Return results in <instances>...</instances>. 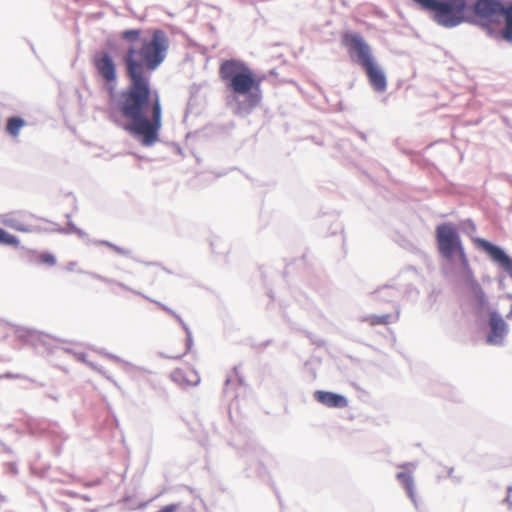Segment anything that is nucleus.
<instances>
[{"label":"nucleus","instance_id":"nucleus-14","mask_svg":"<svg viewBox=\"0 0 512 512\" xmlns=\"http://www.w3.org/2000/svg\"><path fill=\"white\" fill-rule=\"evenodd\" d=\"M470 292L473 294L476 305L479 309H483L487 306V298L485 292L477 280L471 279L468 282Z\"/></svg>","mask_w":512,"mask_h":512},{"label":"nucleus","instance_id":"nucleus-11","mask_svg":"<svg viewBox=\"0 0 512 512\" xmlns=\"http://www.w3.org/2000/svg\"><path fill=\"white\" fill-rule=\"evenodd\" d=\"M314 399L329 408H344L348 405V401L343 395L329 391H316Z\"/></svg>","mask_w":512,"mask_h":512},{"label":"nucleus","instance_id":"nucleus-8","mask_svg":"<svg viewBox=\"0 0 512 512\" xmlns=\"http://www.w3.org/2000/svg\"><path fill=\"white\" fill-rule=\"evenodd\" d=\"M473 241L492 261L499 264L512 277V259L500 247L483 238H475Z\"/></svg>","mask_w":512,"mask_h":512},{"label":"nucleus","instance_id":"nucleus-9","mask_svg":"<svg viewBox=\"0 0 512 512\" xmlns=\"http://www.w3.org/2000/svg\"><path fill=\"white\" fill-rule=\"evenodd\" d=\"M171 379L180 386H195L200 382L198 372L191 366L184 364L171 373Z\"/></svg>","mask_w":512,"mask_h":512},{"label":"nucleus","instance_id":"nucleus-4","mask_svg":"<svg viewBox=\"0 0 512 512\" xmlns=\"http://www.w3.org/2000/svg\"><path fill=\"white\" fill-rule=\"evenodd\" d=\"M436 240L439 253L446 259L458 256L467 264L466 254L457 229L449 223L441 224L436 229Z\"/></svg>","mask_w":512,"mask_h":512},{"label":"nucleus","instance_id":"nucleus-15","mask_svg":"<svg viewBox=\"0 0 512 512\" xmlns=\"http://www.w3.org/2000/svg\"><path fill=\"white\" fill-rule=\"evenodd\" d=\"M396 477L398 481L404 486L408 496L414 501L415 493L412 475L409 472H399L397 473Z\"/></svg>","mask_w":512,"mask_h":512},{"label":"nucleus","instance_id":"nucleus-5","mask_svg":"<svg viewBox=\"0 0 512 512\" xmlns=\"http://www.w3.org/2000/svg\"><path fill=\"white\" fill-rule=\"evenodd\" d=\"M92 65L96 76L103 82L106 90L112 95L115 91L118 72L113 56L107 51H98L92 57Z\"/></svg>","mask_w":512,"mask_h":512},{"label":"nucleus","instance_id":"nucleus-3","mask_svg":"<svg viewBox=\"0 0 512 512\" xmlns=\"http://www.w3.org/2000/svg\"><path fill=\"white\" fill-rule=\"evenodd\" d=\"M219 76L226 88L235 96L246 97V104L250 109L259 104L262 78L244 62L235 59L223 61L219 68Z\"/></svg>","mask_w":512,"mask_h":512},{"label":"nucleus","instance_id":"nucleus-2","mask_svg":"<svg viewBox=\"0 0 512 512\" xmlns=\"http://www.w3.org/2000/svg\"><path fill=\"white\" fill-rule=\"evenodd\" d=\"M431 12L440 26L454 28L474 23L490 37L512 44V1L502 0H412Z\"/></svg>","mask_w":512,"mask_h":512},{"label":"nucleus","instance_id":"nucleus-20","mask_svg":"<svg viewBox=\"0 0 512 512\" xmlns=\"http://www.w3.org/2000/svg\"><path fill=\"white\" fill-rule=\"evenodd\" d=\"M78 359L80 361L86 363L87 365H89L93 370H95V371L99 372L100 374L104 375L107 379L112 380L111 377L109 375H107L106 372L103 369H101L100 367L96 366L94 363L87 361L86 357L84 355L79 356Z\"/></svg>","mask_w":512,"mask_h":512},{"label":"nucleus","instance_id":"nucleus-6","mask_svg":"<svg viewBox=\"0 0 512 512\" xmlns=\"http://www.w3.org/2000/svg\"><path fill=\"white\" fill-rule=\"evenodd\" d=\"M342 44L347 49L351 60L358 63L362 68L375 60L370 45L358 33H344Z\"/></svg>","mask_w":512,"mask_h":512},{"label":"nucleus","instance_id":"nucleus-22","mask_svg":"<svg viewBox=\"0 0 512 512\" xmlns=\"http://www.w3.org/2000/svg\"><path fill=\"white\" fill-rule=\"evenodd\" d=\"M506 502L512 507V487H508Z\"/></svg>","mask_w":512,"mask_h":512},{"label":"nucleus","instance_id":"nucleus-16","mask_svg":"<svg viewBox=\"0 0 512 512\" xmlns=\"http://www.w3.org/2000/svg\"><path fill=\"white\" fill-rule=\"evenodd\" d=\"M26 125V122L19 117H11L7 120L6 132L12 137H17L20 130Z\"/></svg>","mask_w":512,"mask_h":512},{"label":"nucleus","instance_id":"nucleus-21","mask_svg":"<svg viewBox=\"0 0 512 512\" xmlns=\"http://www.w3.org/2000/svg\"><path fill=\"white\" fill-rule=\"evenodd\" d=\"M102 244L107 246L108 248L112 249L113 251H115L118 254H121V255H128L129 254V250L124 248V247L116 246V245H114V244H112L110 242H107V241H103Z\"/></svg>","mask_w":512,"mask_h":512},{"label":"nucleus","instance_id":"nucleus-13","mask_svg":"<svg viewBox=\"0 0 512 512\" xmlns=\"http://www.w3.org/2000/svg\"><path fill=\"white\" fill-rule=\"evenodd\" d=\"M491 333L488 342L498 343L502 340L507 331V325L503 318L496 312H491L489 317Z\"/></svg>","mask_w":512,"mask_h":512},{"label":"nucleus","instance_id":"nucleus-17","mask_svg":"<svg viewBox=\"0 0 512 512\" xmlns=\"http://www.w3.org/2000/svg\"><path fill=\"white\" fill-rule=\"evenodd\" d=\"M391 316L389 314L385 315H368L363 318V321L368 323L370 326L376 325H387L390 322Z\"/></svg>","mask_w":512,"mask_h":512},{"label":"nucleus","instance_id":"nucleus-7","mask_svg":"<svg viewBox=\"0 0 512 512\" xmlns=\"http://www.w3.org/2000/svg\"><path fill=\"white\" fill-rule=\"evenodd\" d=\"M3 222L14 230L33 233L41 229L43 219L28 211H17L8 214Z\"/></svg>","mask_w":512,"mask_h":512},{"label":"nucleus","instance_id":"nucleus-19","mask_svg":"<svg viewBox=\"0 0 512 512\" xmlns=\"http://www.w3.org/2000/svg\"><path fill=\"white\" fill-rule=\"evenodd\" d=\"M37 260L42 263V264H46V265H49V266H54L56 264V258L53 254L51 253H40L38 256H37Z\"/></svg>","mask_w":512,"mask_h":512},{"label":"nucleus","instance_id":"nucleus-18","mask_svg":"<svg viewBox=\"0 0 512 512\" xmlns=\"http://www.w3.org/2000/svg\"><path fill=\"white\" fill-rule=\"evenodd\" d=\"M0 244L17 246L18 239L0 228Z\"/></svg>","mask_w":512,"mask_h":512},{"label":"nucleus","instance_id":"nucleus-12","mask_svg":"<svg viewBox=\"0 0 512 512\" xmlns=\"http://www.w3.org/2000/svg\"><path fill=\"white\" fill-rule=\"evenodd\" d=\"M192 346V337L189 332L183 339H177L172 341L166 348L165 355L171 359H178L185 355Z\"/></svg>","mask_w":512,"mask_h":512},{"label":"nucleus","instance_id":"nucleus-1","mask_svg":"<svg viewBox=\"0 0 512 512\" xmlns=\"http://www.w3.org/2000/svg\"><path fill=\"white\" fill-rule=\"evenodd\" d=\"M120 37L127 42L123 62L129 84L120 93L116 110L130 121L128 129L141 136L142 144L151 146L162 126V107L158 92L151 89L149 72L164 61L169 39L160 29L150 38H142L139 29L125 30Z\"/></svg>","mask_w":512,"mask_h":512},{"label":"nucleus","instance_id":"nucleus-10","mask_svg":"<svg viewBox=\"0 0 512 512\" xmlns=\"http://www.w3.org/2000/svg\"><path fill=\"white\" fill-rule=\"evenodd\" d=\"M363 69L375 91L384 92L387 89L386 76L375 60L363 67Z\"/></svg>","mask_w":512,"mask_h":512}]
</instances>
